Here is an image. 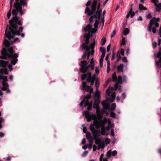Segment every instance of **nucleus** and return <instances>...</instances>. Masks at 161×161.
Wrapping results in <instances>:
<instances>
[{"label":"nucleus","mask_w":161,"mask_h":161,"mask_svg":"<svg viewBox=\"0 0 161 161\" xmlns=\"http://www.w3.org/2000/svg\"><path fill=\"white\" fill-rule=\"evenodd\" d=\"M29 0H15L14 5V8L12 11V14L14 15L12 19L9 21L10 26L9 27L8 31H10L13 34L17 35H20V32L22 31L23 27H19V30L16 31L18 27L17 25H21L22 24V18H20L21 16L24 14V13L22 9V6L24 7L27 5V2Z\"/></svg>","instance_id":"obj_1"},{"label":"nucleus","mask_w":161,"mask_h":161,"mask_svg":"<svg viewBox=\"0 0 161 161\" xmlns=\"http://www.w3.org/2000/svg\"><path fill=\"white\" fill-rule=\"evenodd\" d=\"M106 118H104L102 120H94L93 123L91 124L90 126V130H91L93 138L95 140V143L96 144H100L102 143V137H100L101 131L97 129L99 128L101 125H104L107 123Z\"/></svg>","instance_id":"obj_2"},{"label":"nucleus","mask_w":161,"mask_h":161,"mask_svg":"<svg viewBox=\"0 0 161 161\" xmlns=\"http://www.w3.org/2000/svg\"><path fill=\"white\" fill-rule=\"evenodd\" d=\"M14 50L11 47L10 50L7 49L6 48H3L1 51L2 55L0 58L6 60L7 58L10 59V64L8 65L9 70L12 71L13 70L12 65H15L18 62V55L17 53H14Z\"/></svg>","instance_id":"obj_3"},{"label":"nucleus","mask_w":161,"mask_h":161,"mask_svg":"<svg viewBox=\"0 0 161 161\" xmlns=\"http://www.w3.org/2000/svg\"><path fill=\"white\" fill-rule=\"evenodd\" d=\"M8 25H7L3 39V44L5 47L4 48H6L7 49L10 50V49L12 47L14 50L13 47L11 46L13 45L15 42H20V41L18 38H14V35L15 34H13L11 32L8 31Z\"/></svg>","instance_id":"obj_4"},{"label":"nucleus","mask_w":161,"mask_h":161,"mask_svg":"<svg viewBox=\"0 0 161 161\" xmlns=\"http://www.w3.org/2000/svg\"><path fill=\"white\" fill-rule=\"evenodd\" d=\"M90 34L89 33L88 34H86L85 36V41L81 45V47L82 48L85 50V51L87 52V56L88 59L90 55L93 54L94 52V48L95 45V39L93 40V42L90 44L89 46L88 44L89 42Z\"/></svg>","instance_id":"obj_5"},{"label":"nucleus","mask_w":161,"mask_h":161,"mask_svg":"<svg viewBox=\"0 0 161 161\" xmlns=\"http://www.w3.org/2000/svg\"><path fill=\"white\" fill-rule=\"evenodd\" d=\"M94 18L96 19L94 24V28H93L92 25L89 24L87 25L84 29L85 31H88V33H86L84 34V37L85 38L86 34H88L89 33L90 37L91 34L95 33L97 31V28H98V25L99 23V20H100V16L99 17V18Z\"/></svg>","instance_id":"obj_6"},{"label":"nucleus","mask_w":161,"mask_h":161,"mask_svg":"<svg viewBox=\"0 0 161 161\" xmlns=\"http://www.w3.org/2000/svg\"><path fill=\"white\" fill-rule=\"evenodd\" d=\"M91 94L85 95L83 97V100L80 103V105L82 106L84 105V107L87 106V109L90 110L92 109V102H89V100L91 98Z\"/></svg>","instance_id":"obj_7"},{"label":"nucleus","mask_w":161,"mask_h":161,"mask_svg":"<svg viewBox=\"0 0 161 161\" xmlns=\"http://www.w3.org/2000/svg\"><path fill=\"white\" fill-rule=\"evenodd\" d=\"M97 4V0H94L91 5V9H90L89 8L86 7L85 9V13L87 14L89 16L92 15L96 11Z\"/></svg>","instance_id":"obj_8"},{"label":"nucleus","mask_w":161,"mask_h":161,"mask_svg":"<svg viewBox=\"0 0 161 161\" xmlns=\"http://www.w3.org/2000/svg\"><path fill=\"white\" fill-rule=\"evenodd\" d=\"M79 64L80 66V71L83 73L84 74L87 71L88 72L90 71V67L89 64H87L86 60H84L80 61Z\"/></svg>","instance_id":"obj_9"},{"label":"nucleus","mask_w":161,"mask_h":161,"mask_svg":"<svg viewBox=\"0 0 161 161\" xmlns=\"http://www.w3.org/2000/svg\"><path fill=\"white\" fill-rule=\"evenodd\" d=\"M8 62L3 60H0V74L7 75L8 74V69L6 66Z\"/></svg>","instance_id":"obj_10"},{"label":"nucleus","mask_w":161,"mask_h":161,"mask_svg":"<svg viewBox=\"0 0 161 161\" xmlns=\"http://www.w3.org/2000/svg\"><path fill=\"white\" fill-rule=\"evenodd\" d=\"M160 18L158 17L156 18L155 17H153V19L150 20L148 24L147 27L148 31L151 32V31L152 27L154 25L156 27H158L159 26L158 22L160 21Z\"/></svg>","instance_id":"obj_11"},{"label":"nucleus","mask_w":161,"mask_h":161,"mask_svg":"<svg viewBox=\"0 0 161 161\" xmlns=\"http://www.w3.org/2000/svg\"><path fill=\"white\" fill-rule=\"evenodd\" d=\"M101 6V4L99 3L97 6V10L95 11L94 14L91 16L89 19V21L90 23L93 22V18H99L101 16V9H100Z\"/></svg>","instance_id":"obj_12"},{"label":"nucleus","mask_w":161,"mask_h":161,"mask_svg":"<svg viewBox=\"0 0 161 161\" xmlns=\"http://www.w3.org/2000/svg\"><path fill=\"white\" fill-rule=\"evenodd\" d=\"M2 87H1V90L3 91H6V93L7 94L10 93L11 91L9 89V85L7 82H2Z\"/></svg>","instance_id":"obj_13"},{"label":"nucleus","mask_w":161,"mask_h":161,"mask_svg":"<svg viewBox=\"0 0 161 161\" xmlns=\"http://www.w3.org/2000/svg\"><path fill=\"white\" fill-rule=\"evenodd\" d=\"M83 114L85 116L86 118L87 119L88 121H90L92 119H93V114L91 113H90L87 111H85Z\"/></svg>","instance_id":"obj_14"},{"label":"nucleus","mask_w":161,"mask_h":161,"mask_svg":"<svg viewBox=\"0 0 161 161\" xmlns=\"http://www.w3.org/2000/svg\"><path fill=\"white\" fill-rule=\"evenodd\" d=\"M126 77L124 75L122 77L121 75H119L117 80V82L120 84H121L123 82H126Z\"/></svg>","instance_id":"obj_15"},{"label":"nucleus","mask_w":161,"mask_h":161,"mask_svg":"<svg viewBox=\"0 0 161 161\" xmlns=\"http://www.w3.org/2000/svg\"><path fill=\"white\" fill-rule=\"evenodd\" d=\"M154 56H156V57L159 58L160 62V67L161 68V47H159V51L157 53H154Z\"/></svg>","instance_id":"obj_16"},{"label":"nucleus","mask_w":161,"mask_h":161,"mask_svg":"<svg viewBox=\"0 0 161 161\" xmlns=\"http://www.w3.org/2000/svg\"><path fill=\"white\" fill-rule=\"evenodd\" d=\"M123 64H120L117 67V72L118 73L122 72L123 70Z\"/></svg>","instance_id":"obj_17"},{"label":"nucleus","mask_w":161,"mask_h":161,"mask_svg":"<svg viewBox=\"0 0 161 161\" xmlns=\"http://www.w3.org/2000/svg\"><path fill=\"white\" fill-rule=\"evenodd\" d=\"M135 13L134 11H132L131 12L130 11V10L128 13L127 15H126V18H128L130 16L131 18H133L135 15Z\"/></svg>","instance_id":"obj_18"},{"label":"nucleus","mask_w":161,"mask_h":161,"mask_svg":"<svg viewBox=\"0 0 161 161\" xmlns=\"http://www.w3.org/2000/svg\"><path fill=\"white\" fill-rule=\"evenodd\" d=\"M87 75H88V77H87L86 78V80H89V81H95L96 80L95 79H93V77H92V74L90 72H87Z\"/></svg>","instance_id":"obj_19"},{"label":"nucleus","mask_w":161,"mask_h":161,"mask_svg":"<svg viewBox=\"0 0 161 161\" xmlns=\"http://www.w3.org/2000/svg\"><path fill=\"white\" fill-rule=\"evenodd\" d=\"M91 70H93L94 69V63L93 58H92L90 61V64H89Z\"/></svg>","instance_id":"obj_20"},{"label":"nucleus","mask_w":161,"mask_h":161,"mask_svg":"<svg viewBox=\"0 0 161 161\" xmlns=\"http://www.w3.org/2000/svg\"><path fill=\"white\" fill-rule=\"evenodd\" d=\"M86 138L88 140H93L94 138L91 136V134L89 132H87L86 134Z\"/></svg>","instance_id":"obj_21"},{"label":"nucleus","mask_w":161,"mask_h":161,"mask_svg":"<svg viewBox=\"0 0 161 161\" xmlns=\"http://www.w3.org/2000/svg\"><path fill=\"white\" fill-rule=\"evenodd\" d=\"M139 9L141 11H142L143 10H146L147 9V8L141 4L139 5Z\"/></svg>","instance_id":"obj_22"},{"label":"nucleus","mask_w":161,"mask_h":161,"mask_svg":"<svg viewBox=\"0 0 161 161\" xmlns=\"http://www.w3.org/2000/svg\"><path fill=\"white\" fill-rule=\"evenodd\" d=\"M100 93L98 91V89H96V91L95 94V98H100Z\"/></svg>","instance_id":"obj_23"},{"label":"nucleus","mask_w":161,"mask_h":161,"mask_svg":"<svg viewBox=\"0 0 161 161\" xmlns=\"http://www.w3.org/2000/svg\"><path fill=\"white\" fill-rule=\"evenodd\" d=\"M112 80L113 82H116L117 81V77L116 74L115 72H114L112 75Z\"/></svg>","instance_id":"obj_24"},{"label":"nucleus","mask_w":161,"mask_h":161,"mask_svg":"<svg viewBox=\"0 0 161 161\" xmlns=\"http://www.w3.org/2000/svg\"><path fill=\"white\" fill-rule=\"evenodd\" d=\"M101 104L103 106V108L105 109H107L106 105L107 104V102L106 100L103 101L101 102Z\"/></svg>","instance_id":"obj_25"},{"label":"nucleus","mask_w":161,"mask_h":161,"mask_svg":"<svg viewBox=\"0 0 161 161\" xmlns=\"http://www.w3.org/2000/svg\"><path fill=\"white\" fill-rule=\"evenodd\" d=\"M101 134H102L103 135H105L106 133V130L105 125H101Z\"/></svg>","instance_id":"obj_26"},{"label":"nucleus","mask_w":161,"mask_h":161,"mask_svg":"<svg viewBox=\"0 0 161 161\" xmlns=\"http://www.w3.org/2000/svg\"><path fill=\"white\" fill-rule=\"evenodd\" d=\"M88 142H89V144L88 145V148L89 149H91L92 148V145H93V140H88Z\"/></svg>","instance_id":"obj_27"},{"label":"nucleus","mask_w":161,"mask_h":161,"mask_svg":"<svg viewBox=\"0 0 161 161\" xmlns=\"http://www.w3.org/2000/svg\"><path fill=\"white\" fill-rule=\"evenodd\" d=\"M88 77L87 75V72L86 74H84L81 75V79L82 80H84L86 79Z\"/></svg>","instance_id":"obj_28"},{"label":"nucleus","mask_w":161,"mask_h":161,"mask_svg":"<svg viewBox=\"0 0 161 161\" xmlns=\"http://www.w3.org/2000/svg\"><path fill=\"white\" fill-rule=\"evenodd\" d=\"M99 79L97 80L95 82V86L96 89H98L99 86Z\"/></svg>","instance_id":"obj_29"},{"label":"nucleus","mask_w":161,"mask_h":161,"mask_svg":"<svg viewBox=\"0 0 161 161\" xmlns=\"http://www.w3.org/2000/svg\"><path fill=\"white\" fill-rule=\"evenodd\" d=\"M129 32V30L128 28H125L123 31V34L125 35H127Z\"/></svg>","instance_id":"obj_30"},{"label":"nucleus","mask_w":161,"mask_h":161,"mask_svg":"<svg viewBox=\"0 0 161 161\" xmlns=\"http://www.w3.org/2000/svg\"><path fill=\"white\" fill-rule=\"evenodd\" d=\"M106 41V38L105 37L103 38L101 41V44L102 45H104Z\"/></svg>","instance_id":"obj_31"},{"label":"nucleus","mask_w":161,"mask_h":161,"mask_svg":"<svg viewBox=\"0 0 161 161\" xmlns=\"http://www.w3.org/2000/svg\"><path fill=\"white\" fill-rule=\"evenodd\" d=\"M126 41L125 37H122V39L121 41V45H124L125 44Z\"/></svg>","instance_id":"obj_32"},{"label":"nucleus","mask_w":161,"mask_h":161,"mask_svg":"<svg viewBox=\"0 0 161 161\" xmlns=\"http://www.w3.org/2000/svg\"><path fill=\"white\" fill-rule=\"evenodd\" d=\"M116 108V104L115 103H112L111 105V110L113 111Z\"/></svg>","instance_id":"obj_33"},{"label":"nucleus","mask_w":161,"mask_h":161,"mask_svg":"<svg viewBox=\"0 0 161 161\" xmlns=\"http://www.w3.org/2000/svg\"><path fill=\"white\" fill-rule=\"evenodd\" d=\"M111 150H109L108 151L107 153V154H106V157L108 158H110L111 157Z\"/></svg>","instance_id":"obj_34"},{"label":"nucleus","mask_w":161,"mask_h":161,"mask_svg":"<svg viewBox=\"0 0 161 161\" xmlns=\"http://www.w3.org/2000/svg\"><path fill=\"white\" fill-rule=\"evenodd\" d=\"M110 116L112 118H114L115 117V114L113 111L111 110L110 111Z\"/></svg>","instance_id":"obj_35"},{"label":"nucleus","mask_w":161,"mask_h":161,"mask_svg":"<svg viewBox=\"0 0 161 161\" xmlns=\"http://www.w3.org/2000/svg\"><path fill=\"white\" fill-rule=\"evenodd\" d=\"M152 2L157 7L158 6V0H151Z\"/></svg>","instance_id":"obj_36"},{"label":"nucleus","mask_w":161,"mask_h":161,"mask_svg":"<svg viewBox=\"0 0 161 161\" xmlns=\"http://www.w3.org/2000/svg\"><path fill=\"white\" fill-rule=\"evenodd\" d=\"M99 104L96 103V102H94L93 103V108L94 109H97L98 108Z\"/></svg>","instance_id":"obj_37"},{"label":"nucleus","mask_w":161,"mask_h":161,"mask_svg":"<svg viewBox=\"0 0 161 161\" xmlns=\"http://www.w3.org/2000/svg\"><path fill=\"white\" fill-rule=\"evenodd\" d=\"M105 142L106 144H108L110 143V140L108 138H106L105 140Z\"/></svg>","instance_id":"obj_38"},{"label":"nucleus","mask_w":161,"mask_h":161,"mask_svg":"<svg viewBox=\"0 0 161 161\" xmlns=\"http://www.w3.org/2000/svg\"><path fill=\"white\" fill-rule=\"evenodd\" d=\"M84 90L86 92H88L90 88V87L89 86H87L83 87Z\"/></svg>","instance_id":"obj_39"},{"label":"nucleus","mask_w":161,"mask_h":161,"mask_svg":"<svg viewBox=\"0 0 161 161\" xmlns=\"http://www.w3.org/2000/svg\"><path fill=\"white\" fill-rule=\"evenodd\" d=\"M100 51L102 53H105V48L104 47H100Z\"/></svg>","instance_id":"obj_40"},{"label":"nucleus","mask_w":161,"mask_h":161,"mask_svg":"<svg viewBox=\"0 0 161 161\" xmlns=\"http://www.w3.org/2000/svg\"><path fill=\"white\" fill-rule=\"evenodd\" d=\"M119 52L118 51L117 54V61H119L121 59V57L120 55H119Z\"/></svg>","instance_id":"obj_41"},{"label":"nucleus","mask_w":161,"mask_h":161,"mask_svg":"<svg viewBox=\"0 0 161 161\" xmlns=\"http://www.w3.org/2000/svg\"><path fill=\"white\" fill-rule=\"evenodd\" d=\"M122 61L124 62L127 63L128 62V61L127 58L125 57H123L122 58Z\"/></svg>","instance_id":"obj_42"},{"label":"nucleus","mask_w":161,"mask_h":161,"mask_svg":"<svg viewBox=\"0 0 161 161\" xmlns=\"http://www.w3.org/2000/svg\"><path fill=\"white\" fill-rule=\"evenodd\" d=\"M116 33V31L115 30H114L112 32L111 36V38H112L115 35Z\"/></svg>","instance_id":"obj_43"},{"label":"nucleus","mask_w":161,"mask_h":161,"mask_svg":"<svg viewBox=\"0 0 161 161\" xmlns=\"http://www.w3.org/2000/svg\"><path fill=\"white\" fill-rule=\"evenodd\" d=\"M106 93L108 96H109L110 95V92L109 88L106 90Z\"/></svg>","instance_id":"obj_44"},{"label":"nucleus","mask_w":161,"mask_h":161,"mask_svg":"<svg viewBox=\"0 0 161 161\" xmlns=\"http://www.w3.org/2000/svg\"><path fill=\"white\" fill-rule=\"evenodd\" d=\"M11 9H10V10L8 12L7 14V16L8 17V19H9L10 18L11 15Z\"/></svg>","instance_id":"obj_45"},{"label":"nucleus","mask_w":161,"mask_h":161,"mask_svg":"<svg viewBox=\"0 0 161 161\" xmlns=\"http://www.w3.org/2000/svg\"><path fill=\"white\" fill-rule=\"evenodd\" d=\"M100 101V98H95L94 101L96 102V103L99 104Z\"/></svg>","instance_id":"obj_46"},{"label":"nucleus","mask_w":161,"mask_h":161,"mask_svg":"<svg viewBox=\"0 0 161 161\" xmlns=\"http://www.w3.org/2000/svg\"><path fill=\"white\" fill-rule=\"evenodd\" d=\"M95 72L98 75V74L99 72V67H96L95 69Z\"/></svg>","instance_id":"obj_47"},{"label":"nucleus","mask_w":161,"mask_h":161,"mask_svg":"<svg viewBox=\"0 0 161 161\" xmlns=\"http://www.w3.org/2000/svg\"><path fill=\"white\" fill-rule=\"evenodd\" d=\"M103 59L100 58V59L99 64H100V65L101 67L103 66Z\"/></svg>","instance_id":"obj_48"},{"label":"nucleus","mask_w":161,"mask_h":161,"mask_svg":"<svg viewBox=\"0 0 161 161\" xmlns=\"http://www.w3.org/2000/svg\"><path fill=\"white\" fill-rule=\"evenodd\" d=\"M117 151L116 150H114L112 152L111 154L113 156H114L117 154Z\"/></svg>","instance_id":"obj_49"},{"label":"nucleus","mask_w":161,"mask_h":161,"mask_svg":"<svg viewBox=\"0 0 161 161\" xmlns=\"http://www.w3.org/2000/svg\"><path fill=\"white\" fill-rule=\"evenodd\" d=\"M146 17H147V19H150L152 17V15H151V13H148V14L147 15Z\"/></svg>","instance_id":"obj_50"},{"label":"nucleus","mask_w":161,"mask_h":161,"mask_svg":"<svg viewBox=\"0 0 161 161\" xmlns=\"http://www.w3.org/2000/svg\"><path fill=\"white\" fill-rule=\"evenodd\" d=\"M152 46L153 48H155L157 46V43L156 42L152 43Z\"/></svg>","instance_id":"obj_51"},{"label":"nucleus","mask_w":161,"mask_h":161,"mask_svg":"<svg viewBox=\"0 0 161 161\" xmlns=\"http://www.w3.org/2000/svg\"><path fill=\"white\" fill-rule=\"evenodd\" d=\"M119 86L118 84L117 83H116L114 86V88L115 89V90H117L118 89V87H119Z\"/></svg>","instance_id":"obj_52"},{"label":"nucleus","mask_w":161,"mask_h":161,"mask_svg":"<svg viewBox=\"0 0 161 161\" xmlns=\"http://www.w3.org/2000/svg\"><path fill=\"white\" fill-rule=\"evenodd\" d=\"M152 31L154 33H155L156 32V27H152Z\"/></svg>","instance_id":"obj_53"},{"label":"nucleus","mask_w":161,"mask_h":161,"mask_svg":"<svg viewBox=\"0 0 161 161\" xmlns=\"http://www.w3.org/2000/svg\"><path fill=\"white\" fill-rule=\"evenodd\" d=\"M87 56V53L86 52H85L84 53L83 55L82 56V58H85Z\"/></svg>","instance_id":"obj_54"},{"label":"nucleus","mask_w":161,"mask_h":161,"mask_svg":"<svg viewBox=\"0 0 161 161\" xmlns=\"http://www.w3.org/2000/svg\"><path fill=\"white\" fill-rule=\"evenodd\" d=\"M91 3H92L91 1L90 0H89L86 4V5L87 6V7H88V6L90 5H91Z\"/></svg>","instance_id":"obj_55"},{"label":"nucleus","mask_w":161,"mask_h":161,"mask_svg":"<svg viewBox=\"0 0 161 161\" xmlns=\"http://www.w3.org/2000/svg\"><path fill=\"white\" fill-rule=\"evenodd\" d=\"M138 21H142L143 20V19L142 16H140L137 19Z\"/></svg>","instance_id":"obj_56"},{"label":"nucleus","mask_w":161,"mask_h":161,"mask_svg":"<svg viewBox=\"0 0 161 161\" xmlns=\"http://www.w3.org/2000/svg\"><path fill=\"white\" fill-rule=\"evenodd\" d=\"M93 151H95L97 149V146L96 145H93Z\"/></svg>","instance_id":"obj_57"},{"label":"nucleus","mask_w":161,"mask_h":161,"mask_svg":"<svg viewBox=\"0 0 161 161\" xmlns=\"http://www.w3.org/2000/svg\"><path fill=\"white\" fill-rule=\"evenodd\" d=\"M120 54L122 56H123L124 54V51L123 49H121L120 50Z\"/></svg>","instance_id":"obj_58"},{"label":"nucleus","mask_w":161,"mask_h":161,"mask_svg":"<svg viewBox=\"0 0 161 161\" xmlns=\"http://www.w3.org/2000/svg\"><path fill=\"white\" fill-rule=\"evenodd\" d=\"M111 135L113 136H114V130L113 129H112L111 130Z\"/></svg>","instance_id":"obj_59"},{"label":"nucleus","mask_w":161,"mask_h":161,"mask_svg":"<svg viewBox=\"0 0 161 161\" xmlns=\"http://www.w3.org/2000/svg\"><path fill=\"white\" fill-rule=\"evenodd\" d=\"M155 64L156 65L158 66L159 65H160V60H159L158 61H156Z\"/></svg>","instance_id":"obj_60"},{"label":"nucleus","mask_w":161,"mask_h":161,"mask_svg":"<svg viewBox=\"0 0 161 161\" xmlns=\"http://www.w3.org/2000/svg\"><path fill=\"white\" fill-rule=\"evenodd\" d=\"M86 81L88 82H90L91 83V85H92L93 84H94V81H89V80H86Z\"/></svg>","instance_id":"obj_61"},{"label":"nucleus","mask_w":161,"mask_h":161,"mask_svg":"<svg viewBox=\"0 0 161 161\" xmlns=\"http://www.w3.org/2000/svg\"><path fill=\"white\" fill-rule=\"evenodd\" d=\"M105 53H102V54L101 56V58H102V59L104 58V57L105 56Z\"/></svg>","instance_id":"obj_62"},{"label":"nucleus","mask_w":161,"mask_h":161,"mask_svg":"<svg viewBox=\"0 0 161 161\" xmlns=\"http://www.w3.org/2000/svg\"><path fill=\"white\" fill-rule=\"evenodd\" d=\"M83 132L84 133H86L87 132V129L86 128V127H84L83 129Z\"/></svg>","instance_id":"obj_63"},{"label":"nucleus","mask_w":161,"mask_h":161,"mask_svg":"<svg viewBox=\"0 0 161 161\" xmlns=\"http://www.w3.org/2000/svg\"><path fill=\"white\" fill-rule=\"evenodd\" d=\"M88 147V146L87 145H84L82 147V148L84 149H87V148Z\"/></svg>","instance_id":"obj_64"}]
</instances>
